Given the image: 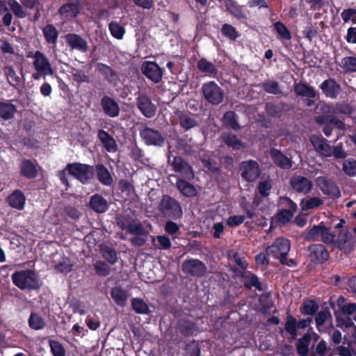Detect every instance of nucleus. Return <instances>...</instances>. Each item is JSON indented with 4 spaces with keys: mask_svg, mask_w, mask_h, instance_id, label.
I'll use <instances>...</instances> for the list:
<instances>
[{
    "mask_svg": "<svg viewBox=\"0 0 356 356\" xmlns=\"http://www.w3.org/2000/svg\"><path fill=\"white\" fill-rule=\"evenodd\" d=\"M11 279L14 285L21 290H38L42 285L39 274L31 269L17 270Z\"/></svg>",
    "mask_w": 356,
    "mask_h": 356,
    "instance_id": "nucleus-1",
    "label": "nucleus"
},
{
    "mask_svg": "<svg viewBox=\"0 0 356 356\" xmlns=\"http://www.w3.org/2000/svg\"><path fill=\"white\" fill-rule=\"evenodd\" d=\"M310 261L316 264H321L330 258V254L325 246L321 243H314L308 247Z\"/></svg>",
    "mask_w": 356,
    "mask_h": 356,
    "instance_id": "nucleus-12",
    "label": "nucleus"
},
{
    "mask_svg": "<svg viewBox=\"0 0 356 356\" xmlns=\"http://www.w3.org/2000/svg\"><path fill=\"white\" fill-rule=\"evenodd\" d=\"M280 203L282 206L287 207L288 210L294 213L297 211L298 206L296 203H295L291 198L286 196L281 197L280 198Z\"/></svg>",
    "mask_w": 356,
    "mask_h": 356,
    "instance_id": "nucleus-63",
    "label": "nucleus"
},
{
    "mask_svg": "<svg viewBox=\"0 0 356 356\" xmlns=\"http://www.w3.org/2000/svg\"><path fill=\"white\" fill-rule=\"evenodd\" d=\"M244 280L243 285L245 289L251 290L253 287L259 291H264L267 289V284H263L258 276L251 271H244L241 274Z\"/></svg>",
    "mask_w": 356,
    "mask_h": 356,
    "instance_id": "nucleus-19",
    "label": "nucleus"
},
{
    "mask_svg": "<svg viewBox=\"0 0 356 356\" xmlns=\"http://www.w3.org/2000/svg\"><path fill=\"white\" fill-rule=\"evenodd\" d=\"M100 104L106 115L110 118H116L119 115V105L113 98L108 96H104L101 99Z\"/></svg>",
    "mask_w": 356,
    "mask_h": 356,
    "instance_id": "nucleus-20",
    "label": "nucleus"
},
{
    "mask_svg": "<svg viewBox=\"0 0 356 356\" xmlns=\"http://www.w3.org/2000/svg\"><path fill=\"white\" fill-rule=\"evenodd\" d=\"M42 33L47 43L56 44L58 37V31L54 25H46L42 29Z\"/></svg>",
    "mask_w": 356,
    "mask_h": 356,
    "instance_id": "nucleus-35",
    "label": "nucleus"
},
{
    "mask_svg": "<svg viewBox=\"0 0 356 356\" xmlns=\"http://www.w3.org/2000/svg\"><path fill=\"white\" fill-rule=\"evenodd\" d=\"M108 28L111 35L118 40H121L123 38L124 35L125 33V29L123 26L120 25L119 23L116 22H111Z\"/></svg>",
    "mask_w": 356,
    "mask_h": 356,
    "instance_id": "nucleus-46",
    "label": "nucleus"
},
{
    "mask_svg": "<svg viewBox=\"0 0 356 356\" xmlns=\"http://www.w3.org/2000/svg\"><path fill=\"white\" fill-rule=\"evenodd\" d=\"M323 200L318 197H312L307 200L302 207V210L307 211L318 208L323 204Z\"/></svg>",
    "mask_w": 356,
    "mask_h": 356,
    "instance_id": "nucleus-55",
    "label": "nucleus"
},
{
    "mask_svg": "<svg viewBox=\"0 0 356 356\" xmlns=\"http://www.w3.org/2000/svg\"><path fill=\"white\" fill-rule=\"evenodd\" d=\"M293 215L294 213L291 212L288 209H283L277 211L276 217L280 222L285 225L289 223L291 220V219L293 217Z\"/></svg>",
    "mask_w": 356,
    "mask_h": 356,
    "instance_id": "nucleus-54",
    "label": "nucleus"
},
{
    "mask_svg": "<svg viewBox=\"0 0 356 356\" xmlns=\"http://www.w3.org/2000/svg\"><path fill=\"white\" fill-rule=\"evenodd\" d=\"M351 238L352 234L348 230L345 232L340 231L337 235L336 234V238H334V241L331 245L343 253L349 254L352 252L354 247L353 243L350 241Z\"/></svg>",
    "mask_w": 356,
    "mask_h": 356,
    "instance_id": "nucleus-14",
    "label": "nucleus"
},
{
    "mask_svg": "<svg viewBox=\"0 0 356 356\" xmlns=\"http://www.w3.org/2000/svg\"><path fill=\"white\" fill-rule=\"evenodd\" d=\"M99 250L102 257L111 265L117 263L118 257L117 251L111 246L102 244L99 246Z\"/></svg>",
    "mask_w": 356,
    "mask_h": 356,
    "instance_id": "nucleus-32",
    "label": "nucleus"
},
{
    "mask_svg": "<svg viewBox=\"0 0 356 356\" xmlns=\"http://www.w3.org/2000/svg\"><path fill=\"white\" fill-rule=\"evenodd\" d=\"M181 270L187 276L202 277L207 272L206 264L198 259H187L182 262Z\"/></svg>",
    "mask_w": 356,
    "mask_h": 356,
    "instance_id": "nucleus-8",
    "label": "nucleus"
},
{
    "mask_svg": "<svg viewBox=\"0 0 356 356\" xmlns=\"http://www.w3.org/2000/svg\"><path fill=\"white\" fill-rule=\"evenodd\" d=\"M33 66L38 74L40 75H53L54 70L46 56L36 51L33 55Z\"/></svg>",
    "mask_w": 356,
    "mask_h": 356,
    "instance_id": "nucleus-13",
    "label": "nucleus"
},
{
    "mask_svg": "<svg viewBox=\"0 0 356 356\" xmlns=\"http://www.w3.org/2000/svg\"><path fill=\"white\" fill-rule=\"evenodd\" d=\"M158 209L163 217L174 220L180 219L183 216L180 202L168 195L162 196Z\"/></svg>",
    "mask_w": 356,
    "mask_h": 356,
    "instance_id": "nucleus-3",
    "label": "nucleus"
},
{
    "mask_svg": "<svg viewBox=\"0 0 356 356\" xmlns=\"http://www.w3.org/2000/svg\"><path fill=\"white\" fill-rule=\"evenodd\" d=\"M205 99L213 104H220L223 99L222 90H202Z\"/></svg>",
    "mask_w": 356,
    "mask_h": 356,
    "instance_id": "nucleus-43",
    "label": "nucleus"
},
{
    "mask_svg": "<svg viewBox=\"0 0 356 356\" xmlns=\"http://www.w3.org/2000/svg\"><path fill=\"white\" fill-rule=\"evenodd\" d=\"M131 305L136 313L140 314H149L150 309L147 304L140 298H133Z\"/></svg>",
    "mask_w": 356,
    "mask_h": 356,
    "instance_id": "nucleus-44",
    "label": "nucleus"
},
{
    "mask_svg": "<svg viewBox=\"0 0 356 356\" xmlns=\"http://www.w3.org/2000/svg\"><path fill=\"white\" fill-rule=\"evenodd\" d=\"M274 26L277 33L282 38L286 40L291 39V33L283 23L280 22H277L275 23Z\"/></svg>",
    "mask_w": 356,
    "mask_h": 356,
    "instance_id": "nucleus-60",
    "label": "nucleus"
},
{
    "mask_svg": "<svg viewBox=\"0 0 356 356\" xmlns=\"http://www.w3.org/2000/svg\"><path fill=\"white\" fill-rule=\"evenodd\" d=\"M6 202L13 209L23 210L26 203V197L19 189H15L6 197Z\"/></svg>",
    "mask_w": 356,
    "mask_h": 356,
    "instance_id": "nucleus-23",
    "label": "nucleus"
},
{
    "mask_svg": "<svg viewBox=\"0 0 356 356\" xmlns=\"http://www.w3.org/2000/svg\"><path fill=\"white\" fill-rule=\"evenodd\" d=\"M28 322L29 327L35 330H42L45 326L44 319L40 314L35 312L31 313Z\"/></svg>",
    "mask_w": 356,
    "mask_h": 356,
    "instance_id": "nucleus-41",
    "label": "nucleus"
},
{
    "mask_svg": "<svg viewBox=\"0 0 356 356\" xmlns=\"http://www.w3.org/2000/svg\"><path fill=\"white\" fill-rule=\"evenodd\" d=\"M97 180L104 186H110L113 183V179L108 168L102 163H98L94 167Z\"/></svg>",
    "mask_w": 356,
    "mask_h": 356,
    "instance_id": "nucleus-28",
    "label": "nucleus"
},
{
    "mask_svg": "<svg viewBox=\"0 0 356 356\" xmlns=\"http://www.w3.org/2000/svg\"><path fill=\"white\" fill-rule=\"evenodd\" d=\"M8 3L11 10L17 17L24 18L26 16L22 6L16 0H9Z\"/></svg>",
    "mask_w": 356,
    "mask_h": 356,
    "instance_id": "nucleus-57",
    "label": "nucleus"
},
{
    "mask_svg": "<svg viewBox=\"0 0 356 356\" xmlns=\"http://www.w3.org/2000/svg\"><path fill=\"white\" fill-rule=\"evenodd\" d=\"M67 45L72 49H76L81 52H86L88 49L87 42L79 35L69 33L65 35Z\"/></svg>",
    "mask_w": 356,
    "mask_h": 356,
    "instance_id": "nucleus-25",
    "label": "nucleus"
},
{
    "mask_svg": "<svg viewBox=\"0 0 356 356\" xmlns=\"http://www.w3.org/2000/svg\"><path fill=\"white\" fill-rule=\"evenodd\" d=\"M356 346V342H349L347 346H345V342H343L341 346L334 347L335 355H339V356H353V351L351 346Z\"/></svg>",
    "mask_w": 356,
    "mask_h": 356,
    "instance_id": "nucleus-52",
    "label": "nucleus"
},
{
    "mask_svg": "<svg viewBox=\"0 0 356 356\" xmlns=\"http://www.w3.org/2000/svg\"><path fill=\"white\" fill-rule=\"evenodd\" d=\"M138 131L142 140L148 146L162 147L165 143V138L162 134L147 124H141Z\"/></svg>",
    "mask_w": 356,
    "mask_h": 356,
    "instance_id": "nucleus-6",
    "label": "nucleus"
},
{
    "mask_svg": "<svg viewBox=\"0 0 356 356\" xmlns=\"http://www.w3.org/2000/svg\"><path fill=\"white\" fill-rule=\"evenodd\" d=\"M336 112L344 115H350L353 112V108L350 104L341 102L336 105Z\"/></svg>",
    "mask_w": 356,
    "mask_h": 356,
    "instance_id": "nucleus-61",
    "label": "nucleus"
},
{
    "mask_svg": "<svg viewBox=\"0 0 356 356\" xmlns=\"http://www.w3.org/2000/svg\"><path fill=\"white\" fill-rule=\"evenodd\" d=\"M336 238V234L331 231V227L326 226L321 222L306 230L305 239L308 241H321L325 244L331 245Z\"/></svg>",
    "mask_w": 356,
    "mask_h": 356,
    "instance_id": "nucleus-2",
    "label": "nucleus"
},
{
    "mask_svg": "<svg viewBox=\"0 0 356 356\" xmlns=\"http://www.w3.org/2000/svg\"><path fill=\"white\" fill-rule=\"evenodd\" d=\"M177 117L180 126L185 130H189L197 126L195 119L189 113L185 111H179Z\"/></svg>",
    "mask_w": 356,
    "mask_h": 356,
    "instance_id": "nucleus-31",
    "label": "nucleus"
},
{
    "mask_svg": "<svg viewBox=\"0 0 356 356\" xmlns=\"http://www.w3.org/2000/svg\"><path fill=\"white\" fill-rule=\"evenodd\" d=\"M197 67L201 72L210 75H216L218 72L215 65L205 58H202L198 61Z\"/></svg>",
    "mask_w": 356,
    "mask_h": 356,
    "instance_id": "nucleus-37",
    "label": "nucleus"
},
{
    "mask_svg": "<svg viewBox=\"0 0 356 356\" xmlns=\"http://www.w3.org/2000/svg\"><path fill=\"white\" fill-rule=\"evenodd\" d=\"M186 356H200V346L199 341L193 340L186 345L185 347Z\"/></svg>",
    "mask_w": 356,
    "mask_h": 356,
    "instance_id": "nucleus-49",
    "label": "nucleus"
},
{
    "mask_svg": "<svg viewBox=\"0 0 356 356\" xmlns=\"http://www.w3.org/2000/svg\"><path fill=\"white\" fill-rule=\"evenodd\" d=\"M314 352L316 356H334V347H332V344L327 346V342L322 339L316 345Z\"/></svg>",
    "mask_w": 356,
    "mask_h": 356,
    "instance_id": "nucleus-33",
    "label": "nucleus"
},
{
    "mask_svg": "<svg viewBox=\"0 0 356 356\" xmlns=\"http://www.w3.org/2000/svg\"><path fill=\"white\" fill-rule=\"evenodd\" d=\"M334 312H339V315L350 316L356 313V303L350 302L345 304L341 307L338 310Z\"/></svg>",
    "mask_w": 356,
    "mask_h": 356,
    "instance_id": "nucleus-58",
    "label": "nucleus"
},
{
    "mask_svg": "<svg viewBox=\"0 0 356 356\" xmlns=\"http://www.w3.org/2000/svg\"><path fill=\"white\" fill-rule=\"evenodd\" d=\"M270 156L275 165L281 169L289 170L292 167V161L276 148H271Z\"/></svg>",
    "mask_w": 356,
    "mask_h": 356,
    "instance_id": "nucleus-22",
    "label": "nucleus"
},
{
    "mask_svg": "<svg viewBox=\"0 0 356 356\" xmlns=\"http://www.w3.org/2000/svg\"><path fill=\"white\" fill-rule=\"evenodd\" d=\"M239 171L242 179L248 182L255 181L261 175L257 161L253 159L243 161L239 163Z\"/></svg>",
    "mask_w": 356,
    "mask_h": 356,
    "instance_id": "nucleus-9",
    "label": "nucleus"
},
{
    "mask_svg": "<svg viewBox=\"0 0 356 356\" xmlns=\"http://www.w3.org/2000/svg\"><path fill=\"white\" fill-rule=\"evenodd\" d=\"M81 9L80 3L77 0L67 3L59 8L61 15H73L76 16Z\"/></svg>",
    "mask_w": 356,
    "mask_h": 356,
    "instance_id": "nucleus-40",
    "label": "nucleus"
},
{
    "mask_svg": "<svg viewBox=\"0 0 356 356\" xmlns=\"http://www.w3.org/2000/svg\"><path fill=\"white\" fill-rule=\"evenodd\" d=\"M49 344L53 356H66V350L60 342L49 340Z\"/></svg>",
    "mask_w": 356,
    "mask_h": 356,
    "instance_id": "nucleus-48",
    "label": "nucleus"
},
{
    "mask_svg": "<svg viewBox=\"0 0 356 356\" xmlns=\"http://www.w3.org/2000/svg\"><path fill=\"white\" fill-rule=\"evenodd\" d=\"M90 207L96 213H102L108 209V204L105 198L99 194H95L90 200Z\"/></svg>",
    "mask_w": 356,
    "mask_h": 356,
    "instance_id": "nucleus-29",
    "label": "nucleus"
},
{
    "mask_svg": "<svg viewBox=\"0 0 356 356\" xmlns=\"http://www.w3.org/2000/svg\"><path fill=\"white\" fill-rule=\"evenodd\" d=\"M312 322V318L308 317L306 318L300 319L297 321L296 318L292 316L289 311L286 314V322L284 324V328L280 329V333L283 336L284 332L288 333L291 340H294L298 337V329H305L309 326Z\"/></svg>",
    "mask_w": 356,
    "mask_h": 356,
    "instance_id": "nucleus-5",
    "label": "nucleus"
},
{
    "mask_svg": "<svg viewBox=\"0 0 356 356\" xmlns=\"http://www.w3.org/2000/svg\"><path fill=\"white\" fill-rule=\"evenodd\" d=\"M128 232L136 236H147L148 232L145 229L140 222L131 223Z\"/></svg>",
    "mask_w": 356,
    "mask_h": 356,
    "instance_id": "nucleus-53",
    "label": "nucleus"
},
{
    "mask_svg": "<svg viewBox=\"0 0 356 356\" xmlns=\"http://www.w3.org/2000/svg\"><path fill=\"white\" fill-rule=\"evenodd\" d=\"M168 162L170 163L172 169L179 174L184 179H191L194 177V172L190 164L182 157L176 156L170 162V152L168 154Z\"/></svg>",
    "mask_w": 356,
    "mask_h": 356,
    "instance_id": "nucleus-11",
    "label": "nucleus"
},
{
    "mask_svg": "<svg viewBox=\"0 0 356 356\" xmlns=\"http://www.w3.org/2000/svg\"><path fill=\"white\" fill-rule=\"evenodd\" d=\"M224 143L234 150H239L243 147V142L234 134H227L222 137Z\"/></svg>",
    "mask_w": 356,
    "mask_h": 356,
    "instance_id": "nucleus-39",
    "label": "nucleus"
},
{
    "mask_svg": "<svg viewBox=\"0 0 356 356\" xmlns=\"http://www.w3.org/2000/svg\"><path fill=\"white\" fill-rule=\"evenodd\" d=\"M68 174L73 176L83 184H88L94 178V166L81 163H72L66 165Z\"/></svg>",
    "mask_w": 356,
    "mask_h": 356,
    "instance_id": "nucleus-4",
    "label": "nucleus"
},
{
    "mask_svg": "<svg viewBox=\"0 0 356 356\" xmlns=\"http://www.w3.org/2000/svg\"><path fill=\"white\" fill-rule=\"evenodd\" d=\"M310 142L316 152L325 157L332 156V148L322 136L312 135Z\"/></svg>",
    "mask_w": 356,
    "mask_h": 356,
    "instance_id": "nucleus-17",
    "label": "nucleus"
},
{
    "mask_svg": "<svg viewBox=\"0 0 356 356\" xmlns=\"http://www.w3.org/2000/svg\"><path fill=\"white\" fill-rule=\"evenodd\" d=\"M16 112V107L15 105L0 102V118L4 120H8L14 117Z\"/></svg>",
    "mask_w": 356,
    "mask_h": 356,
    "instance_id": "nucleus-36",
    "label": "nucleus"
},
{
    "mask_svg": "<svg viewBox=\"0 0 356 356\" xmlns=\"http://www.w3.org/2000/svg\"><path fill=\"white\" fill-rule=\"evenodd\" d=\"M225 124L234 130H237L240 128L239 124L236 120V115L234 111H227L223 116Z\"/></svg>",
    "mask_w": 356,
    "mask_h": 356,
    "instance_id": "nucleus-47",
    "label": "nucleus"
},
{
    "mask_svg": "<svg viewBox=\"0 0 356 356\" xmlns=\"http://www.w3.org/2000/svg\"><path fill=\"white\" fill-rule=\"evenodd\" d=\"M20 175L27 179H34L38 176L35 163L30 159H24L19 165Z\"/></svg>",
    "mask_w": 356,
    "mask_h": 356,
    "instance_id": "nucleus-24",
    "label": "nucleus"
},
{
    "mask_svg": "<svg viewBox=\"0 0 356 356\" xmlns=\"http://www.w3.org/2000/svg\"><path fill=\"white\" fill-rule=\"evenodd\" d=\"M343 171L350 177L356 175V160L354 159H348L343 161Z\"/></svg>",
    "mask_w": 356,
    "mask_h": 356,
    "instance_id": "nucleus-50",
    "label": "nucleus"
},
{
    "mask_svg": "<svg viewBox=\"0 0 356 356\" xmlns=\"http://www.w3.org/2000/svg\"><path fill=\"white\" fill-rule=\"evenodd\" d=\"M272 188V186L268 181H259L257 186V190L260 195L263 197H267Z\"/></svg>",
    "mask_w": 356,
    "mask_h": 356,
    "instance_id": "nucleus-59",
    "label": "nucleus"
},
{
    "mask_svg": "<svg viewBox=\"0 0 356 356\" xmlns=\"http://www.w3.org/2000/svg\"><path fill=\"white\" fill-rule=\"evenodd\" d=\"M111 296L119 306L124 305L127 300V291L119 286H115L111 289Z\"/></svg>",
    "mask_w": 356,
    "mask_h": 356,
    "instance_id": "nucleus-38",
    "label": "nucleus"
},
{
    "mask_svg": "<svg viewBox=\"0 0 356 356\" xmlns=\"http://www.w3.org/2000/svg\"><path fill=\"white\" fill-rule=\"evenodd\" d=\"M319 306L314 300L307 299L303 301L300 307V312L305 315H314L316 314Z\"/></svg>",
    "mask_w": 356,
    "mask_h": 356,
    "instance_id": "nucleus-34",
    "label": "nucleus"
},
{
    "mask_svg": "<svg viewBox=\"0 0 356 356\" xmlns=\"http://www.w3.org/2000/svg\"><path fill=\"white\" fill-rule=\"evenodd\" d=\"M339 65L345 72H356V57H344L341 59Z\"/></svg>",
    "mask_w": 356,
    "mask_h": 356,
    "instance_id": "nucleus-42",
    "label": "nucleus"
},
{
    "mask_svg": "<svg viewBox=\"0 0 356 356\" xmlns=\"http://www.w3.org/2000/svg\"><path fill=\"white\" fill-rule=\"evenodd\" d=\"M187 179L177 177L176 187L179 193L186 197H193L197 194L195 186L189 183Z\"/></svg>",
    "mask_w": 356,
    "mask_h": 356,
    "instance_id": "nucleus-27",
    "label": "nucleus"
},
{
    "mask_svg": "<svg viewBox=\"0 0 356 356\" xmlns=\"http://www.w3.org/2000/svg\"><path fill=\"white\" fill-rule=\"evenodd\" d=\"M94 270L98 276L106 277L111 273L109 266L104 261L98 260L94 264Z\"/></svg>",
    "mask_w": 356,
    "mask_h": 356,
    "instance_id": "nucleus-45",
    "label": "nucleus"
},
{
    "mask_svg": "<svg viewBox=\"0 0 356 356\" xmlns=\"http://www.w3.org/2000/svg\"><path fill=\"white\" fill-rule=\"evenodd\" d=\"M305 333L301 338L298 339L296 342L297 353L300 356H307L309 353V346L312 341V336L309 330Z\"/></svg>",
    "mask_w": 356,
    "mask_h": 356,
    "instance_id": "nucleus-30",
    "label": "nucleus"
},
{
    "mask_svg": "<svg viewBox=\"0 0 356 356\" xmlns=\"http://www.w3.org/2000/svg\"><path fill=\"white\" fill-rule=\"evenodd\" d=\"M245 221V216L242 215L230 216L226 220L229 227H234L241 225Z\"/></svg>",
    "mask_w": 356,
    "mask_h": 356,
    "instance_id": "nucleus-62",
    "label": "nucleus"
},
{
    "mask_svg": "<svg viewBox=\"0 0 356 356\" xmlns=\"http://www.w3.org/2000/svg\"><path fill=\"white\" fill-rule=\"evenodd\" d=\"M130 221L131 218L129 216L117 215L115 217L116 225L122 230H127L128 232L131 225Z\"/></svg>",
    "mask_w": 356,
    "mask_h": 356,
    "instance_id": "nucleus-56",
    "label": "nucleus"
},
{
    "mask_svg": "<svg viewBox=\"0 0 356 356\" xmlns=\"http://www.w3.org/2000/svg\"><path fill=\"white\" fill-rule=\"evenodd\" d=\"M334 316L336 317V321L339 326L341 327H344L346 328L353 327L356 331V326L353 320L350 317H341L340 316L339 312H334Z\"/></svg>",
    "mask_w": 356,
    "mask_h": 356,
    "instance_id": "nucleus-51",
    "label": "nucleus"
},
{
    "mask_svg": "<svg viewBox=\"0 0 356 356\" xmlns=\"http://www.w3.org/2000/svg\"><path fill=\"white\" fill-rule=\"evenodd\" d=\"M315 182L321 192L326 196L337 199L341 197V191L336 182L327 176H319Z\"/></svg>",
    "mask_w": 356,
    "mask_h": 356,
    "instance_id": "nucleus-10",
    "label": "nucleus"
},
{
    "mask_svg": "<svg viewBox=\"0 0 356 356\" xmlns=\"http://www.w3.org/2000/svg\"><path fill=\"white\" fill-rule=\"evenodd\" d=\"M130 156L134 161H141L144 154L143 150L135 144L130 147Z\"/></svg>",
    "mask_w": 356,
    "mask_h": 356,
    "instance_id": "nucleus-64",
    "label": "nucleus"
},
{
    "mask_svg": "<svg viewBox=\"0 0 356 356\" xmlns=\"http://www.w3.org/2000/svg\"><path fill=\"white\" fill-rule=\"evenodd\" d=\"M290 250V241L283 237H279L266 248V252L268 257L280 261L288 255Z\"/></svg>",
    "mask_w": 356,
    "mask_h": 356,
    "instance_id": "nucleus-7",
    "label": "nucleus"
},
{
    "mask_svg": "<svg viewBox=\"0 0 356 356\" xmlns=\"http://www.w3.org/2000/svg\"><path fill=\"white\" fill-rule=\"evenodd\" d=\"M144 75L154 83H159L163 76V70L155 62L145 61L141 66Z\"/></svg>",
    "mask_w": 356,
    "mask_h": 356,
    "instance_id": "nucleus-16",
    "label": "nucleus"
},
{
    "mask_svg": "<svg viewBox=\"0 0 356 356\" xmlns=\"http://www.w3.org/2000/svg\"><path fill=\"white\" fill-rule=\"evenodd\" d=\"M137 106L146 118H152L156 113V106L152 104L151 99L147 96L140 95L137 97Z\"/></svg>",
    "mask_w": 356,
    "mask_h": 356,
    "instance_id": "nucleus-21",
    "label": "nucleus"
},
{
    "mask_svg": "<svg viewBox=\"0 0 356 356\" xmlns=\"http://www.w3.org/2000/svg\"><path fill=\"white\" fill-rule=\"evenodd\" d=\"M97 138L106 152L114 153L118 151V145L115 138L107 131L103 129L98 130Z\"/></svg>",
    "mask_w": 356,
    "mask_h": 356,
    "instance_id": "nucleus-26",
    "label": "nucleus"
},
{
    "mask_svg": "<svg viewBox=\"0 0 356 356\" xmlns=\"http://www.w3.org/2000/svg\"><path fill=\"white\" fill-rule=\"evenodd\" d=\"M176 329L182 337L186 338L193 337L198 332L197 324L186 318L179 319L177 323Z\"/></svg>",
    "mask_w": 356,
    "mask_h": 356,
    "instance_id": "nucleus-18",
    "label": "nucleus"
},
{
    "mask_svg": "<svg viewBox=\"0 0 356 356\" xmlns=\"http://www.w3.org/2000/svg\"><path fill=\"white\" fill-rule=\"evenodd\" d=\"M292 189L298 193L307 194L311 192L313 183L308 178L301 175H294L289 181Z\"/></svg>",
    "mask_w": 356,
    "mask_h": 356,
    "instance_id": "nucleus-15",
    "label": "nucleus"
}]
</instances>
